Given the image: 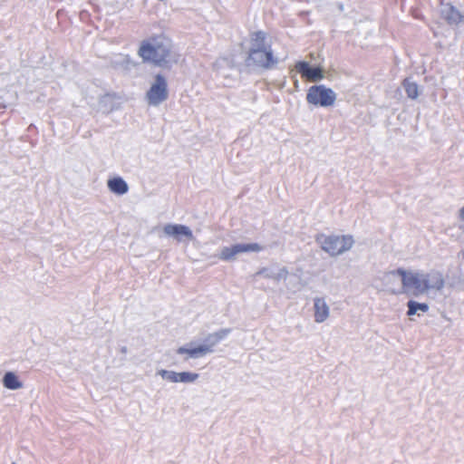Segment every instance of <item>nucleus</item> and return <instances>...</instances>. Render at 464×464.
<instances>
[{
	"instance_id": "nucleus-1",
	"label": "nucleus",
	"mask_w": 464,
	"mask_h": 464,
	"mask_svg": "<svg viewBox=\"0 0 464 464\" xmlns=\"http://www.w3.org/2000/svg\"><path fill=\"white\" fill-rule=\"evenodd\" d=\"M138 54L143 62L160 67H169L179 61V54L173 49L170 39L163 34L142 41Z\"/></svg>"
},
{
	"instance_id": "nucleus-2",
	"label": "nucleus",
	"mask_w": 464,
	"mask_h": 464,
	"mask_svg": "<svg viewBox=\"0 0 464 464\" xmlns=\"http://www.w3.org/2000/svg\"><path fill=\"white\" fill-rule=\"evenodd\" d=\"M227 333L219 332L208 335L202 343L190 342L177 349V354H185V360L198 359L214 352L215 346L225 337Z\"/></svg>"
},
{
	"instance_id": "nucleus-3",
	"label": "nucleus",
	"mask_w": 464,
	"mask_h": 464,
	"mask_svg": "<svg viewBox=\"0 0 464 464\" xmlns=\"http://www.w3.org/2000/svg\"><path fill=\"white\" fill-rule=\"evenodd\" d=\"M315 242L325 253L331 256H337L350 250L354 244V239L352 235L338 236L319 233L315 236Z\"/></svg>"
},
{
	"instance_id": "nucleus-4",
	"label": "nucleus",
	"mask_w": 464,
	"mask_h": 464,
	"mask_svg": "<svg viewBox=\"0 0 464 464\" xmlns=\"http://www.w3.org/2000/svg\"><path fill=\"white\" fill-rule=\"evenodd\" d=\"M337 95L332 88L324 84H314L309 87L306 93V102L315 107H332Z\"/></svg>"
},
{
	"instance_id": "nucleus-5",
	"label": "nucleus",
	"mask_w": 464,
	"mask_h": 464,
	"mask_svg": "<svg viewBox=\"0 0 464 464\" xmlns=\"http://www.w3.org/2000/svg\"><path fill=\"white\" fill-rule=\"evenodd\" d=\"M278 63L272 50L249 49L245 63L247 67L269 70Z\"/></svg>"
},
{
	"instance_id": "nucleus-6",
	"label": "nucleus",
	"mask_w": 464,
	"mask_h": 464,
	"mask_svg": "<svg viewBox=\"0 0 464 464\" xmlns=\"http://www.w3.org/2000/svg\"><path fill=\"white\" fill-rule=\"evenodd\" d=\"M168 83L161 74L155 76L154 82L146 93V100L150 106L157 107L168 99Z\"/></svg>"
},
{
	"instance_id": "nucleus-7",
	"label": "nucleus",
	"mask_w": 464,
	"mask_h": 464,
	"mask_svg": "<svg viewBox=\"0 0 464 464\" xmlns=\"http://www.w3.org/2000/svg\"><path fill=\"white\" fill-rule=\"evenodd\" d=\"M391 274L401 276L403 293L406 294H409L411 289L420 286L422 282H425L424 274L407 271L403 267H398L397 269L391 271Z\"/></svg>"
},
{
	"instance_id": "nucleus-8",
	"label": "nucleus",
	"mask_w": 464,
	"mask_h": 464,
	"mask_svg": "<svg viewBox=\"0 0 464 464\" xmlns=\"http://www.w3.org/2000/svg\"><path fill=\"white\" fill-rule=\"evenodd\" d=\"M163 233L178 242H188L194 238L190 227L182 224H167L163 227Z\"/></svg>"
},
{
	"instance_id": "nucleus-9",
	"label": "nucleus",
	"mask_w": 464,
	"mask_h": 464,
	"mask_svg": "<svg viewBox=\"0 0 464 464\" xmlns=\"http://www.w3.org/2000/svg\"><path fill=\"white\" fill-rule=\"evenodd\" d=\"M441 16L450 25H458L464 22V14L451 3L442 4Z\"/></svg>"
},
{
	"instance_id": "nucleus-10",
	"label": "nucleus",
	"mask_w": 464,
	"mask_h": 464,
	"mask_svg": "<svg viewBox=\"0 0 464 464\" xmlns=\"http://www.w3.org/2000/svg\"><path fill=\"white\" fill-rule=\"evenodd\" d=\"M314 321L316 323L324 322L329 316V306L324 298L316 297L314 300Z\"/></svg>"
},
{
	"instance_id": "nucleus-11",
	"label": "nucleus",
	"mask_w": 464,
	"mask_h": 464,
	"mask_svg": "<svg viewBox=\"0 0 464 464\" xmlns=\"http://www.w3.org/2000/svg\"><path fill=\"white\" fill-rule=\"evenodd\" d=\"M249 49L272 50L271 45L266 44V34L264 31H256L251 34Z\"/></svg>"
},
{
	"instance_id": "nucleus-12",
	"label": "nucleus",
	"mask_w": 464,
	"mask_h": 464,
	"mask_svg": "<svg viewBox=\"0 0 464 464\" xmlns=\"http://www.w3.org/2000/svg\"><path fill=\"white\" fill-rule=\"evenodd\" d=\"M107 187L114 194L124 195L129 190L127 182L121 177H114L107 181Z\"/></svg>"
},
{
	"instance_id": "nucleus-13",
	"label": "nucleus",
	"mask_w": 464,
	"mask_h": 464,
	"mask_svg": "<svg viewBox=\"0 0 464 464\" xmlns=\"http://www.w3.org/2000/svg\"><path fill=\"white\" fill-rule=\"evenodd\" d=\"M425 279L428 280L430 289L440 291L445 285L443 275L439 271H431L424 274Z\"/></svg>"
},
{
	"instance_id": "nucleus-14",
	"label": "nucleus",
	"mask_w": 464,
	"mask_h": 464,
	"mask_svg": "<svg viewBox=\"0 0 464 464\" xmlns=\"http://www.w3.org/2000/svg\"><path fill=\"white\" fill-rule=\"evenodd\" d=\"M2 382L4 387L8 390H18L23 388V382L19 381L17 375L13 372H5Z\"/></svg>"
},
{
	"instance_id": "nucleus-15",
	"label": "nucleus",
	"mask_w": 464,
	"mask_h": 464,
	"mask_svg": "<svg viewBox=\"0 0 464 464\" xmlns=\"http://www.w3.org/2000/svg\"><path fill=\"white\" fill-rule=\"evenodd\" d=\"M265 249V246L258 243H237L234 244V256L240 253L259 252Z\"/></svg>"
},
{
	"instance_id": "nucleus-16",
	"label": "nucleus",
	"mask_w": 464,
	"mask_h": 464,
	"mask_svg": "<svg viewBox=\"0 0 464 464\" xmlns=\"http://www.w3.org/2000/svg\"><path fill=\"white\" fill-rule=\"evenodd\" d=\"M406 305L408 308L406 314L408 316H413L417 314L418 311L427 313L430 309V306L427 303H420L412 299L409 300Z\"/></svg>"
},
{
	"instance_id": "nucleus-17",
	"label": "nucleus",
	"mask_w": 464,
	"mask_h": 464,
	"mask_svg": "<svg viewBox=\"0 0 464 464\" xmlns=\"http://www.w3.org/2000/svg\"><path fill=\"white\" fill-rule=\"evenodd\" d=\"M402 87L405 90L407 97L411 100H415L419 96V85L411 80V78H405L402 81Z\"/></svg>"
},
{
	"instance_id": "nucleus-18",
	"label": "nucleus",
	"mask_w": 464,
	"mask_h": 464,
	"mask_svg": "<svg viewBox=\"0 0 464 464\" xmlns=\"http://www.w3.org/2000/svg\"><path fill=\"white\" fill-rule=\"evenodd\" d=\"M198 373L192 372H180L177 373V383H192L198 379Z\"/></svg>"
},
{
	"instance_id": "nucleus-19",
	"label": "nucleus",
	"mask_w": 464,
	"mask_h": 464,
	"mask_svg": "<svg viewBox=\"0 0 464 464\" xmlns=\"http://www.w3.org/2000/svg\"><path fill=\"white\" fill-rule=\"evenodd\" d=\"M324 78V72L322 66L314 65L311 67L307 79L313 82H319Z\"/></svg>"
},
{
	"instance_id": "nucleus-20",
	"label": "nucleus",
	"mask_w": 464,
	"mask_h": 464,
	"mask_svg": "<svg viewBox=\"0 0 464 464\" xmlns=\"http://www.w3.org/2000/svg\"><path fill=\"white\" fill-rule=\"evenodd\" d=\"M178 372L160 369L157 371V375L160 376L164 381L169 382L177 383Z\"/></svg>"
},
{
	"instance_id": "nucleus-21",
	"label": "nucleus",
	"mask_w": 464,
	"mask_h": 464,
	"mask_svg": "<svg viewBox=\"0 0 464 464\" xmlns=\"http://www.w3.org/2000/svg\"><path fill=\"white\" fill-rule=\"evenodd\" d=\"M312 65L306 61H298L295 63V70L299 72L302 77L307 78Z\"/></svg>"
},
{
	"instance_id": "nucleus-22",
	"label": "nucleus",
	"mask_w": 464,
	"mask_h": 464,
	"mask_svg": "<svg viewBox=\"0 0 464 464\" xmlns=\"http://www.w3.org/2000/svg\"><path fill=\"white\" fill-rule=\"evenodd\" d=\"M429 290H430L429 282H428V280L425 279V282H422V285L420 286H418V287L412 289V292L411 293V295L415 297H418L420 295L427 293Z\"/></svg>"
},
{
	"instance_id": "nucleus-23",
	"label": "nucleus",
	"mask_w": 464,
	"mask_h": 464,
	"mask_svg": "<svg viewBox=\"0 0 464 464\" xmlns=\"http://www.w3.org/2000/svg\"><path fill=\"white\" fill-rule=\"evenodd\" d=\"M228 63H229L228 60H227V59H225V58H222V59H219V60H218V61H217V63H216V66H217L218 72L220 75H222V76H224V77H226V76H227V74H226V73H225V72L223 71V67H224L225 65L228 64Z\"/></svg>"
},
{
	"instance_id": "nucleus-24",
	"label": "nucleus",
	"mask_w": 464,
	"mask_h": 464,
	"mask_svg": "<svg viewBox=\"0 0 464 464\" xmlns=\"http://www.w3.org/2000/svg\"><path fill=\"white\" fill-rule=\"evenodd\" d=\"M288 275V271L285 267L280 268L278 271L275 272L274 280L279 282L282 279H285Z\"/></svg>"
},
{
	"instance_id": "nucleus-25",
	"label": "nucleus",
	"mask_w": 464,
	"mask_h": 464,
	"mask_svg": "<svg viewBox=\"0 0 464 464\" xmlns=\"http://www.w3.org/2000/svg\"><path fill=\"white\" fill-rule=\"evenodd\" d=\"M275 272L276 271H274L272 269H269V268H266V267H263L262 269H260L257 272V275L263 276L266 278L273 279L274 276H275Z\"/></svg>"
},
{
	"instance_id": "nucleus-26",
	"label": "nucleus",
	"mask_w": 464,
	"mask_h": 464,
	"mask_svg": "<svg viewBox=\"0 0 464 464\" xmlns=\"http://www.w3.org/2000/svg\"><path fill=\"white\" fill-rule=\"evenodd\" d=\"M222 255L224 259H229L232 256V251L227 249L226 251L223 252Z\"/></svg>"
},
{
	"instance_id": "nucleus-27",
	"label": "nucleus",
	"mask_w": 464,
	"mask_h": 464,
	"mask_svg": "<svg viewBox=\"0 0 464 464\" xmlns=\"http://www.w3.org/2000/svg\"><path fill=\"white\" fill-rule=\"evenodd\" d=\"M459 218L464 221V207L459 209Z\"/></svg>"
},
{
	"instance_id": "nucleus-28",
	"label": "nucleus",
	"mask_w": 464,
	"mask_h": 464,
	"mask_svg": "<svg viewBox=\"0 0 464 464\" xmlns=\"http://www.w3.org/2000/svg\"><path fill=\"white\" fill-rule=\"evenodd\" d=\"M121 352H122V353H127V348H126V347H122V348H121Z\"/></svg>"
},
{
	"instance_id": "nucleus-29",
	"label": "nucleus",
	"mask_w": 464,
	"mask_h": 464,
	"mask_svg": "<svg viewBox=\"0 0 464 464\" xmlns=\"http://www.w3.org/2000/svg\"><path fill=\"white\" fill-rule=\"evenodd\" d=\"M12 464H16L15 462H13Z\"/></svg>"
}]
</instances>
